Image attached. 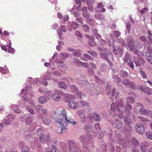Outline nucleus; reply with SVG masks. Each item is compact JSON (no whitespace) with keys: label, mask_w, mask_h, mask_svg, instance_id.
I'll list each match as a JSON object with an SVG mask.
<instances>
[{"label":"nucleus","mask_w":152,"mask_h":152,"mask_svg":"<svg viewBox=\"0 0 152 152\" xmlns=\"http://www.w3.org/2000/svg\"><path fill=\"white\" fill-rule=\"evenodd\" d=\"M126 103L127 107L123 104L122 100H120V102H118V103H112L110 107V109L111 110V114L112 115L113 117L116 116V113L115 110H117L118 113V116L119 118H121L123 115V109L124 110L125 114L127 115H130V110L132 109V107L129 103Z\"/></svg>","instance_id":"f257e3e1"},{"label":"nucleus","mask_w":152,"mask_h":152,"mask_svg":"<svg viewBox=\"0 0 152 152\" xmlns=\"http://www.w3.org/2000/svg\"><path fill=\"white\" fill-rule=\"evenodd\" d=\"M66 114V112L65 110H63L60 115L56 119V121L58 124H60V126L58 127V132L60 134L62 133L66 130V128L64 126L63 124L64 123H66V122L68 124H71L73 125L75 124V121L69 118H67Z\"/></svg>","instance_id":"f03ea898"},{"label":"nucleus","mask_w":152,"mask_h":152,"mask_svg":"<svg viewBox=\"0 0 152 152\" xmlns=\"http://www.w3.org/2000/svg\"><path fill=\"white\" fill-rule=\"evenodd\" d=\"M69 147L70 152H77L78 150L77 144L73 140H69Z\"/></svg>","instance_id":"7ed1b4c3"},{"label":"nucleus","mask_w":152,"mask_h":152,"mask_svg":"<svg viewBox=\"0 0 152 152\" xmlns=\"http://www.w3.org/2000/svg\"><path fill=\"white\" fill-rule=\"evenodd\" d=\"M91 137L90 135H88L86 137L84 136H82L80 137V140L84 144L88 145L91 144L92 141Z\"/></svg>","instance_id":"20e7f679"},{"label":"nucleus","mask_w":152,"mask_h":152,"mask_svg":"<svg viewBox=\"0 0 152 152\" xmlns=\"http://www.w3.org/2000/svg\"><path fill=\"white\" fill-rule=\"evenodd\" d=\"M127 45L130 51H133L135 48V46L134 43V41L133 37L129 36L127 39Z\"/></svg>","instance_id":"39448f33"},{"label":"nucleus","mask_w":152,"mask_h":152,"mask_svg":"<svg viewBox=\"0 0 152 152\" xmlns=\"http://www.w3.org/2000/svg\"><path fill=\"white\" fill-rule=\"evenodd\" d=\"M148 51L145 52L146 59L148 63L152 65V56L149 52L152 53V48L150 46L147 47Z\"/></svg>","instance_id":"423d86ee"},{"label":"nucleus","mask_w":152,"mask_h":152,"mask_svg":"<svg viewBox=\"0 0 152 152\" xmlns=\"http://www.w3.org/2000/svg\"><path fill=\"white\" fill-rule=\"evenodd\" d=\"M100 55L101 57L103 59L107 61V62L110 64V63L111 64H113L111 62H110L109 59H112L113 57V54L111 53H109L107 55L105 53H100Z\"/></svg>","instance_id":"0eeeda50"},{"label":"nucleus","mask_w":152,"mask_h":152,"mask_svg":"<svg viewBox=\"0 0 152 152\" xmlns=\"http://www.w3.org/2000/svg\"><path fill=\"white\" fill-rule=\"evenodd\" d=\"M135 128L139 134H142L145 132V130L144 126L140 123H137L135 126Z\"/></svg>","instance_id":"6e6552de"},{"label":"nucleus","mask_w":152,"mask_h":152,"mask_svg":"<svg viewBox=\"0 0 152 152\" xmlns=\"http://www.w3.org/2000/svg\"><path fill=\"white\" fill-rule=\"evenodd\" d=\"M52 97L55 101H59L62 99L61 92L58 91H56L52 94Z\"/></svg>","instance_id":"1a4fd4ad"},{"label":"nucleus","mask_w":152,"mask_h":152,"mask_svg":"<svg viewBox=\"0 0 152 152\" xmlns=\"http://www.w3.org/2000/svg\"><path fill=\"white\" fill-rule=\"evenodd\" d=\"M85 36L89 39L88 41V43L89 46H94L95 45L96 43L94 41L95 38L94 37L89 36L87 34L85 35Z\"/></svg>","instance_id":"9d476101"},{"label":"nucleus","mask_w":152,"mask_h":152,"mask_svg":"<svg viewBox=\"0 0 152 152\" xmlns=\"http://www.w3.org/2000/svg\"><path fill=\"white\" fill-rule=\"evenodd\" d=\"M149 148V145L148 143L145 142H142L140 146L141 150L142 152H146Z\"/></svg>","instance_id":"9b49d317"},{"label":"nucleus","mask_w":152,"mask_h":152,"mask_svg":"<svg viewBox=\"0 0 152 152\" xmlns=\"http://www.w3.org/2000/svg\"><path fill=\"white\" fill-rule=\"evenodd\" d=\"M114 125H115L119 129H121L122 126V124L121 120H118V118H115L113 122Z\"/></svg>","instance_id":"f8f14e48"},{"label":"nucleus","mask_w":152,"mask_h":152,"mask_svg":"<svg viewBox=\"0 0 152 152\" xmlns=\"http://www.w3.org/2000/svg\"><path fill=\"white\" fill-rule=\"evenodd\" d=\"M68 105L69 107L72 109H77L78 107L77 103L75 100L69 102Z\"/></svg>","instance_id":"ddd939ff"},{"label":"nucleus","mask_w":152,"mask_h":152,"mask_svg":"<svg viewBox=\"0 0 152 152\" xmlns=\"http://www.w3.org/2000/svg\"><path fill=\"white\" fill-rule=\"evenodd\" d=\"M93 124L91 122H89L85 125L84 127V129L87 132H90L93 128Z\"/></svg>","instance_id":"4468645a"},{"label":"nucleus","mask_w":152,"mask_h":152,"mask_svg":"<svg viewBox=\"0 0 152 152\" xmlns=\"http://www.w3.org/2000/svg\"><path fill=\"white\" fill-rule=\"evenodd\" d=\"M45 152H60V151L56 146L53 145L51 146V150L49 148L45 149Z\"/></svg>","instance_id":"2eb2a0df"},{"label":"nucleus","mask_w":152,"mask_h":152,"mask_svg":"<svg viewBox=\"0 0 152 152\" xmlns=\"http://www.w3.org/2000/svg\"><path fill=\"white\" fill-rule=\"evenodd\" d=\"M77 114L80 116L82 119L83 122H85L86 121V116L85 114L83 113L82 111L80 110H78Z\"/></svg>","instance_id":"dca6fc26"},{"label":"nucleus","mask_w":152,"mask_h":152,"mask_svg":"<svg viewBox=\"0 0 152 152\" xmlns=\"http://www.w3.org/2000/svg\"><path fill=\"white\" fill-rule=\"evenodd\" d=\"M91 31L94 35L98 39H100L102 38V36L98 33V30L96 28L92 29Z\"/></svg>","instance_id":"f3484780"},{"label":"nucleus","mask_w":152,"mask_h":152,"mask_svg":"<svg viewBox=\"0 0 152 152\" xmlns=\"http://www.w3.org/2000/svg\"><path fill=\"white\" fill-rule=\"evenodd\" d=\"M134 63L136 66H140L142 64H144V61L142 58L140 57V58H139L137 60L135 61Z\"/></svg>","instance_id":"a211bd4d"},{"label":"nucleus","mask_w":152,"mask_h":152,"mask_svg":"<svg viewBox=\"0 0 152 152\" xmlns=\"http://www.w3.org/2000/svg\"><path fill=\"white\" fill-rule=\"evenodd\" d=\"M39 139L40 142L42 144L44 143L46 140V136L43 134H41L39 135Z\"/></svg>","instance_id":"6ab92c4d"},{"label":"nucleus","mask_w":152,"mask_h":152,"mask_svg":"<svg viewBox=\"0 0 152 152\" xmlns=\"http://www.w3.org/2000/svg\"><path fill=\"white\" fill-rule=\"evenodd\" d=\"M78 26V24L75 22H73L70 25L68 26L67 28L70 31H71L72 30V28L73 29H75L77 28Z\"/></svg>","instance_id":"aec40b11"},{"label":"nucleus","mask_w":152,"mask_h":152,"mask_svg":"<svg viewBox=\"0 0 152 152\" xmlns=\"http://www.w3.org/2000/svg\"><path fill=\"white\" fill-rule=\"evenodd\" d=\"M33 120V116L31 115L30 116L28 117L25 119V123L27 125H30L32 122Z\"/></svg>","instance_id":"412c9836"},{"label":"nucleus","mask_w":152,"mask_h":152,"mask_svg":"<svg viewBox=\"0 0 152 152\" xmlns=\"http://www.w3.org/2000/svg\"><path fill=\"white\" fill-rule=\"evenodd\" d=\"M11 108L13 109L15 113H20L21 112V111L19 109V107L18 105H12L11 106Z\"/></svg>","instance_id":"4be33fe9"},{"label":"nucleus","mask_w":152,"mask_h":152,"mask_svg":"<svg viewBox=\"0 0 152 152\" xmlns=\"http://www.w3.org/2000/svg\"><path fill=\"white\" fill-rule=\"evenodd\" d=\"M43 123L46 125H49L51 122V121L48 117H45L42 118Z\"/></svg>","instance_id":"5701e85b"},{"label":"nucleus","mask_w":152,"mask_h":152,"mask_svg":"<svg viewBox=\"0 0 152 152\" xmlns=\"http://www.w3.org/2000/svg\"><path fill=\"white\" fill-rule=\"evenodd\" d=\"M139 112L140 114L143 115H145L148 113L147 111L144 108V107L140 108L139 110Z\"/></svg>","instance_id":"b1692460"},{"label":"nucleus","mask_w":152,"mask_h":152,"mask_svg":"<svg viewBox=\"0 0 152 152\" xmlns=\"http://www.w3.org/2000/svg\"><path fill=\"white\" fill-rule=\"evenodd\" d=\"M123 119L125 123L128 125H129L132 123V120L130 118L125 116L123 118Z\"/></svg>","instance_id":"393cba45"},{"label":"nucleus","mask_w":152,"mask_h":152,"mask_svg":"<svg viewBox=\"0 0 152 152\" xmlns=\"http://www.w3.org/2000/svg\"><path fill=\"white\" fill-rule=\"evenodd\" d=\"M58 67L60 69L63 71H65L67 69V66L64 64H61L58 65Z\"/></svg>","instance_id":"a878e982"},{"label":"nucleus","mask_w":152,"mask_h":152,"mask_svg":"<svg viewBox=\"0 0 152 152\" xmlns=\"http://www.w3.org/2000/svg\"><path fill=\"white\" fill-rule=\"evenodd\" d=\"M78 104L80 105L83 106L88 107L89 106V103L84 101L80 100L78 102Z\"/></svg>","instance_id":"bb28decb"},{"label":"nucleus","mask_w":152,"mask_h":152,"mask_svg":"<svg viewBox=\"0 0 152 152\" xmlns=\"http://www.w3.org/2000/svg\"><path fill=\"white\" fill-rule=\"evenodd\" d=\"M131 142L135 147H138L139 145V142L135 138H132Z\"/></svg>","instance_id":"cd10ccee"},{"label":"nucleus","mask_w":152,"mask_h":152,"mask_svg":"<svg viewBox=\"0 0 152 152\" xmlns=\"http://www.w3.org/2000/svg\"><path fill=\"white\" fill-rule=\"evenodd\" d=\"M93 116L94 120L96 121H98L100 119L99 115L97 113H94L93 114Z\"/></svg>","instance_id":"c85d7f7f"},{"label":"nucleus","mask_w":152,"mask_h":152,"mask_svg":"<svg viewBox=\"0 0 152 152\" xmlns=\"http://www.w3.org/2000/svg\"><path fill=\"white\" fill-rule=\"evenodd\" d=\"M39 102L41 104H43L45 103L46 100L44 97L40 96L38 99Z\"/></svg>","instance_id":"c756f323"},{"label":"nucleus","mask_w":152,"mask_h":152,"mask_svg":"<svg viewBox=\"0 0 152 152\" xmlns=\"http://www.w3.org/2000/svg\"><path fill=\"white\" fill-rule=\"evenodd\" d=\"M60 58L62 59H64L67 58L69 55L66 53L63 52L59 54Z\"/></svg>","instance_id":"7c9ffc66"},{"label":"nucleus","mask_w":152,"mask_h":152,"mask_svg":"<svg viewBox=\"0 0 152 152\" xmlns=\"http://www.w3.org/2000/svg\"><path fill=\"white\" fill-rule=\"evenodd\" d=\"M135 102L134 98L132 97H129L126 98V103H133Z\"/></svg>","instance_id":"2f4dec72"},{"label":"nucleus","mask_w":152,"mask_h":152,"mask_svg":"<svg viewBox=\"0 0 152 152\" xmlns=\"http://www.w3.org/2000/svg\"><path fill=\"white\" fill-rule=\"evenodd\" d=\"M95 1V0H87V4L88 5V8L89 10H90L91 11H92L94 10V7H92L91 8H90V7L89 4H92L94 3Z\"/></svg>","instance_id":"473e14b6"},{"label":"nucleus","mask_w":152,"mask_h":152,"mask_svg":"<svg viewBox=\"0 0 152 152\" xmlns=\"http://www.w3.org/2000/svg\"><path fill=\"white\" fill-rule=\"evenodd\" d=\"M112 47L113 48V51L114 54L115 55H118L119 53L120 50L118 48L116 49V47L114 44L113 45Z\"/></svg>","instance_id":"72a5a7b5"},{"label":"nucleus","mask_w":152,"mask_h":152,"mask_svg":"<svg viewBox=\"0 0 152 152\" xmlns=\"http://www.w3.org/2000/svg\"><path fill=\"white\" fill-rule=\"evenodd\" d=\"M83 56L84 57V59H83V60L84 61H87L88 60H92V58L88 54H84L83 55Z\"/></svg>","instance_id":"f704fd0d"},{"label":"nucleus","mask_w":152,"mask_h":152,"mask_svg":"<svg viewBox=\"0 0 152 152\" xmlns=\"http://www.w3.org/2000/svg\"><path fill=\"white\" fill-rule=\"evenodd\" d=\"M88 23L91 26H95L96 22L93 18H90L88 20Z\"/></svg>","instance_id":"c9c22d12"},{"label":"nucleus","mask_w":152,"mask_h":152,"mask_svg":"<svg viewBox=\"0 0 152 152\" xmlns=\"http://www.w3.org/2000/svg\"><path fill=\"white\" fill-rule=\"evenodd\" d=\"M43 107V106L42 105H37L35 106V109L37 112H39L42 110Z\"/></svg>","instance_id":"e433bc0d"},{"label":"nucleus","mask_w":152,"mask_h":152,"mask_svg":"<svg viewBox=\"0 0 152 152\" xmlns=\"http://www.w3.org/2000/svg\"><path fill=\"white\" fill-rule=\"evenodd\" d=\"M7 118L8 120L11 122L15 119V117L14 114H10L8 115Z\"/></svg>","instance_id":"4c0bfd02"},{"label":"nucleus","mask_w":152,"mask_h":152,"mask_svg":"<svg viewBox=\"0 0 152 152\" xmlns=\"http://www.w3.org/2000/svg\"><path fill=\"white\" fill-rule=\"evenodd\" d=\"M58 86L59 87L64 89H66L67 88V86L63 82L61 81L58 83Z\"/></svg>","instance_id":"58836bf2"},{"label":"nucleus","mask_w":152,"mask_h":152,"mask_svg":"<svg viewBox=\"0 0 152 152\" xmlns=\"http://www.w3.org/2000/svg\"><path fill=\"white\" fill-rule=\"evenodd\" d=\"M120 76L121 77H127L128 76V73L125 71L122 70L120 72Z\"/></svg>","instance_id":"ea45409f"},{"label":"nucleus","mask_w":152,"mask_h":152,"mask_svg":"<svg viewBox=\"0 0 152 152\" xmlns=\"http://www.w3.org/2000/svg\"><path fill=\"white\" fill-rule=\"evenodd\" d=\"M146 136L148 138L152 140V132L150 131L147 132Z\"/></svg>","instance_id":"a19ab883"},{"label":"nucleus","mask_w":152,"mask_h":152,"mask_svg":"<svg viewBox=\"0 0 152 152\" xmlns=\"http://www.w3.org/2000/svg\"><path fill=\"white\" fill-rule=\"evenodd\" d=\"M129 54L128 53H125V57L124 58V62H128L129 60Z\"/></svg>","instance_id":"79ce46f5"},{"label":"nucleus","mask_w":152,"mask_h":152,"mask_svg":"<svg viewBox=\"0 0 152 152\" xmlns=\"http://www.w3.org/2000/svg\"><path fill=\"white\" fill-rule=\"evenodd\" d=\"M45 96L46 100L50 99L51 98V95L49 92H46L45 94Z\"/></svg>","instance_id":"37998d69"},{"label":"nucleus","mask_w":152,"mask_h":152,"mask_svg":"<svg viewBox=\"0 0 152 152\" xmlns=\"http://www.w3.org/2000/svg\"><path fill=\"white\" fill-rule=\"evenodd\" d=\"M88 53L95 57H96L97 56V53L95 51L92 50H89L88 51Z\"/></svg>","instance_id":"c03bdc74"},{"label":"nucleus","mask_w":152,"mask_h":152,"mask_svg":"<svg viewBox=\"0 0 152 152\" xmlns=\"http://www.w3.org/2000/svg\"><path fill=\"white\" fill-rule=\"evenodd\" d=\"M83 15L85 18L88 20L90 18L89 13L87 12H83Z\"/></svg>","instance_id":"a18cd8bd"},{"label":"nucleus","mask_w":152,"mask_h":152,"mask_svg":"<svg viewBox=\"0 0 152 152\" xmlns=\"http://www.w3.org/2000/svg\"><path fill=\"white\" fill-rule=\"evenodd\" d=\"M113 79L114 81L116 82L120 83L121 82V78L117 76H114Z\"/></svg>","instance_id":"49530a36"},{"label":"nucleus","mask_w":152,"mask_h":152,"mask_svg":"<svg viewBox=\"0 0 152 152\" xmlns=\"http://www.w3.org/2000/svg\"><path fill=\"white\" fill-rule=\"evenodd\" d=\"M22 151L23 152H30V150L29 147L26 146L23 147Z\"/></svg>","instance_id":"de8ad7c7"},{"label":"nucleus","mask_w":152,"mask_h":152,"mask_svg":"<svg viewBox=\"0 0 152 152\" xmlns=\"http://www.w3.org/2000/svg\"><path fill=\"white\" fill-rule=\"evenodd\" d=\"M26 108L28 110V112L32 114H33L35 113V112L34 110L33 109H32L31 107L28 106L26 107Z\"/></svg>","instance_id":"09e8293b"},{"label":"nucleus","mask_w":152,"mask_h":152,"mask_svg":"<svg viewBox=\"0 0 152 152\" xmlns=\"http://www.w3.org/2000/svg\"><path fill=\"white\" fill-rule=\"evenodd\" d=\"M129 86L131 88L134 89H135L137 88V87L135 85L134 83L132 82H130Z\"/></svg>","instance_id":"8fccbe9b"},{"label":"nucleus","mask_w":152,"mask_h":152,"mask_svg":"<svg viewBox=\"0 0 152 152\" xmlns=\"http://www.w3.org/2000/svg\"><path fill=\"white\" fill-rule=\"evenodd\" d=\"M83 28L84 30L86 32L88 31L89 30V27L88 25H83Z\"/></svg>","instance_id":"3c124183"},{"label":"nucleus","mask_w":152,"mask_h":152,"mask_svg":"<svg viewBox=\"0 0 152 152\" xmlns=\"http://www.w3.org/2000/svg\"><path fill=\"white\" fill-rule=\"evenodd\" d=\"M106 88L107 91V92H108V93H107V94H109L110 93L111 91V88L110 86V84L109 83H107L106 84Z\"/></svg>","instance_id":"603ef678"},{"label":"nucleus","mask_w":152,"mask_h":152,"mask_svg":"<svg viewBox=\"0 0 152 152\" xmlns=\"http://www.w3.org/2000/svg\"><path fill=\"white\" fill-rule=\"evenodd\" d=\"M119 94V93L118 92H117L115 93V97L116 98V99L117 100V101L116 102H114V103H115L116 104L118 103V102H119V101L120 102L121 100H122V99H120L119 100L118 99V97Z\"/></svg>","instance_id":"864d4df0"},{"label":"nucleus","mask_w":152,"mask_h":152,"mask_svg":"<svg viewBox=\"0 0 152 152\" xmlns=\"http://www.w3.org/2000/svg\"><path fill=\"white\" fill-rule=\"evenodd\" d=\"M143 107V106L140 103H137L136 104L134 108V109H138V107Z\"/></svg>","instance_id":"5fc2aeb1"},{"label":"nucleus","mask_w":152,"mask_h":152,"mask_svg":"<svg viewBox=\"0 0 152 152\" xmlns=\"http://www.w3.org/2000/svg\"><path fill=\"white\" fill-rule=\"evenodd\" d=\"M128 65L131 67L132 69H134V64H133V61H129L127 62Z\"/></svg>","instance_id":"6e6d98bb"},{"label":"nucleus","mask_w":152,"mask_h":152,"mask_svg":"<svg viewBox=\"0 0 152 152\" xmlns=\"http://www.w3.org/2000/svg\"><path fill=\"white\" fill-rule=\"evenodd\" d=\"M130 82L128 80H124L122 81V83L125 85L127 86H129Z\"/></svg>","instance_id":"4d7b16f0"},{"label":"nucleus","mask_w":152,"mask_h":152,"mask_svg":"<svg viewBox=\"0 0 152 152\" xmlns=\"http://www.w3.org/2000/svg\"><path fill=\"white\" fill-rule=\"evenodd\" d=\"M73 54L75 56L77 57H80L81 55L79 51H75V50L73 52Z\"/></svg>","instance_id":"13d9d810"},{"label":"nucleus","mask_w":152,"mask_h":152,"mask_svg":"<svg viewBox=\"0 0 152 152\" xmlns=\"http://www.w3.org/2000/svg\"><path fill=\"white\" fill-rule=\"evenodd\" d=\"M118 140V142H119V143H121V142L122 141V137L120 134H118L116 136Z\"/></svg>","instance_id":"bf43d9fd"},{"label":"nucleus","mask_w":152,"mask_h":152,"mask_svg":"<svg viewBox=\"0 0 152 152\" xmlns=\"http://www.w3.org/2000/svg\"><path fill=\"white\" fill-rule=\"evenodd\" d=\"M42 114L46 115H47L48 114V111L47 109H42Z\"/></svg>","instance_id":"052dcab7"},{"label":"nucleus","mask_w":152,"mask_h":152,"mask_svg":"<svg viewBox=\"0 0 152 152\" xmlns=\"http://www.w3.org/2000/svg\"><path fill=\"white\" fill-rule=\"evenodd\" d=\"M151 37H149V36H148V39L149 41V42H148L149 45V46H150L151 48H152V47H151V45H152V38Z\"/></svg>","instance_id":"680f3d73"},{"label":"nucleus","mask_w":152,"mask_h":152,"mask_svg":"<svg viewBox=\"0 0 152 152\" xmlns=\"http://www.w3.org/2000/svg\"><path fill=\"white\" fill-rule=\"evenodd\" d=\"M99 42L101 45H105L107 44V42L106 41L103 39H101L100 40Z\"/></svg>","instance_id":"e2e57ef3"},{"label":"nucleus","mask_w":152,"mask_h":152,"mask_svg":"<svg viewBox=\"0 0 152 152\" xmlns=\"http://www.w3.org/2000/svg\"><path fill=\"white\" fill-rule=\"evenodd\" d=\"M140 73L143 78L146 79L147 78L146 75L144 72L141 71H140Z\"/></svg>","instance_id":"0e129e2a"},{"label":"nucleus","mask_w":152,"mask_h":152,"mask_svg":"<svg viewBox=\"0 0 152 152\" xmlns=\"http://www.w3.org/2000/svg\"><path fill=\"white\" fill-rule=\"evenodd\" d=\"M147 9L146 8H144L140 11V13L141 14L145 13L147 11Z\"/></svg>","instance_id":"69168bd1"},{"label":"nucleus","mask_w":152,"mask_h":152,"mask_svg":"<svg viewBox=\"0 0 152 152\" xmlns=\"http://www.w3.org/2000/svg\"><path fill=\"white\" fill-rule=\"evenodd\" d=\"M81 64L83 67L86 68H88L89 66V64L88 63L86 62L81 63Z\"/></svg>","instance_id":"338daca9"},{"label":"nucleus","mask_w":152,"mask_h":152,"mask_svg":"<svg viewBox=\"0 0 152 152\" xmlns=\"http://www.w3.org/2000/svg\"><path fill=\"white\" fill-rule=\"evenodd\" d=\"M75 34L79 37L82 38L83 35L80 32L78 31H76L75 32Z\"/></svg>","instance_id":"774afa93"}]
</instances>
